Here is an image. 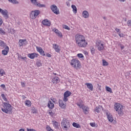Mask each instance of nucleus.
<instances>
[{
	"instance_id": "a19ab883",
	"label": "nucleus",
	"mask_w": 131,
	"mask_h": 131,
	"mask_svg": "<svg viewBox=\"0 0 131 131\" xmlns=\"http://www.w3.org/2000/svg\"><path fill=\"white\" fill-rule=\"evenodd\" d=\"M106 90L107 92H109V93H112V90H111V88L108 86H106Z\"/></svg>"
},
{
	"instance_id": "58836bf2",
	"label": "nucleus",
	"mask_w": 131,
	"mask_h": 131,
	"mask_svg": "<svg viewBox=\"0 0 131 131\" xmlns=\"http://www.w3.org/2000/svg\"><path fill=\"white\" fill-rule=\"evenodd\" d=\"M2 111L3 112H4V113H9V110H7L6 108H2Z\"/></svg>"
},
{
	"instance_id": "6ab92c4d",
	"label": "nucleus",
	"mask_w": 131,
	"mask_h": 131,
	"mask_svg": "<svg viewBox=\"0 0 131 131\" xmlns=\"http://www.w3.org/2000/svg\"><path fill=\"white\" fill-rule=\"evenodd\" d=\"M90 108L88 106H83L82 110L84 114H89V110Z\"/></svg>"
},
{
	"instance_id": "e2e57ef3",
	"label": "nucleus",
	"mask_w": 131,
	"mask_h": 131,
	"mask_svg": "<svg viewBox=\"0 0 131 131\" xmlns=\"http://www.w3.org/2000/svg\"><path fill=\"white\" fill-rule=\"evenodd\" d=\"M67 6L68 7H69V6H70V4L69 3V2H68V3L67 2Z\"/></svg>"
},
{
	"instance_id": "473e14b6",
	"label": "nucleus",
	"mask_w": 131,
	"mask_h": 131,
	"mask_svg": "<svg viewBox=\"0 0 131 131\" xmlns=\"http://www.w3.org/2000/svg\"><path fill=\"white\" fill-rule=\"evenodd\" d=\"M5 75L6 72H5V71L3 70V69H0V75H1V76H4V75Z\"/></svg>"
},
{
	"instance_id": "7ed1b4c3",
	"label": "nucleus",
	"mask_w": 131,
	"mask_h": 131,
	"mask_svg": "<svg viewBox=\"0 0 131 131\" xmlns=\"http://www.w3.org/2000/svg\"><path fill=\"white\" fill-rule=\"evenodd\" d=\"M70 64L72 67H74V68H79V67L80 66V62H79L78 59H73L71 61Z\"/></svg>"
},
{
	"instance_id": "412c9836",
	"label": "nucleus",
	"mask_w": 131,
	"mask_h": 131,
	"mask_svg": "<svg viewBox=\"0 0 131 131\" xmlns=\"http://www.w3.org/2000/svg\"><path fill=\"white\" fill-rule=\"evenodd\" d=\"M0 47L2 49H5L6 47H8V46H7V44L5 43L4 41L0 40Z\"/></svg>"
},
{
	"instance_id": "72a5a7b5",
	"label": "nucleus",
	"mask_w": 131,
	"mask_h": 131,
	"mask_svg": "<svg viewBox=\"0 0 131 131\" xmlns=\"http://www.w3.org/2000/svg\"><path fill=\"white\" fill-rule=\"evenodd\" d=\"M0 34L1 35H6V32L2 28H0Z\"/></svg>"
},
{
	"instance_id": "6e6552de",
	"label": "nucleus",
	"mask_w": 131,
	"mask_h": 131,
	"mask_svg": "<svg viewBox=\"0 0 131 131\" xmlns=\"http://www.w3.org/2000/svg\"><path fill=\"white\" fill-rule=\"evenodd\" d=\"M0 13L4 16L5 19H8L9 18V14H8V10H3L2 8H0Z\"/></svg>"
},
{
	"instance_id": "dca6fc26",
	"label": "nucleus",
	"mask_w": 131,
	"mask_h": 131,
	"mask_svg": "<svg viewBox=\"0 0 131 131\" xmlns=\"http://www.w3.org/2000/svg\"><path fill=\"white\" fill-rule=\"evenodd\" d=\"M85 85H86L87 88L89 89V90H90V91H93V90H94L93 84L91 83H86Z\"/></svg>"
},
{
	"instance_id": "39448f33",
	"label": "nucleus",
	"mask_w": 131,
	"mask_h": 131,
	"mask_svg": "<svg viewBox=\"0 0 131 131\" xmlns=\"http://www.w3.org/2000/svg\"><path fill=\"white\" fill-rule=\"evenodd\" d=\"M61 125L63 126V128H65L66 130H68L70 127V122L67 119H63L61 121Z\"/></svg>"
},
{
	"instance_id": "f8f14e48",
	"label": "nucleus",
	"mask_w": 131,
	"mask_h": 131,
	"mask_svg": "<svg viewBox=\"0 0 131 131\" xmlns=\"http://www.w3.org/2000/svg\"><path fill=\"white\" fill-rule=\"evenodd\" d=\"M5 49L2 50V55L4 56H7L9 53V51H10V48L8 46H7L4 48Z\"/></svg>"
},
{
	"instance_id": "20e7f679",
	"label": "nucleus",
	"mask_w": 131,
	"mask_h": 131,
	"mask_svg": "<svg viewBox=\"0 0 131 131\" xmlns=\"http://www.w3.org/2000/svg\"><path fill=\"white\" fill-rule=\"evenodd\" d=\"M39 14H40V11L39 10H35L34 11H32L30 14V18L32 19V20H34L35 19H36V17H37Z\"/></svg>"
},
{
	"instance_id": "680f3d73",
	"label": "nucleus",
	"mask_w": 131,
	"mask_h": 131,
	"mask_svg": "<svg viewBox=\"0 0 131 131\" xmlns=\"http://www.w3.org/2000/svg\"><path fill=\"white\" fill-rule=\"evenodd\" d=\"M119 2H121V3H124V2L125 1V0H119Z\"/></svg>"
},
{
	"instance_id": "e433bc0d",
	"label": "nucleus",
	"mask_w": 131,
	"mask_h": 131,
	"mask_svg": "<svg viewBox=\"0 0 131 131\" xmlns=\"http://www.w3.org/2000/svg\"><path fill=\"white\" fill-rule=\"evenodd\" d=\"M102 62H103V66H108V62H107L106 60H102Z\"/></svg>"
},
{
	"instance_id": "bb28decb",
	"label": "nucleus",
	"mask_w": 131,
	"mask_h": 131,
	"mask_svg": "<svg viewBox=\"0 0 131 131\" xmlns=\"http://www.w3.org/2000/svg\"><path fill=\"white\" fill-rule=\"evenodd\" d=\"M26 106L27 107H31V101L30 100H27L25 102Z\"/></svg>"
},
{
	"instance_id": "c03bdc74",
	"label": "nucleus",
	"mask_w": 131,
	"mask_h": 131,
	"mask_svg": "<svg viewBox=\"0 0 131 131\" xmlns=\"http://www.w3.org/2000/svg\"><path fill=\"white\" fill-rule=\"evenodd\" d=\"M91 53H92V55H94V54H95V48H94L93 47L91 48Z\"/></svg>"
},
{
	"instance_id": "de8ad7c7",
	"label": "nucleus",
	"mask_w": 131,
	"mask_h": 131,
	"mask_svg": "<svg viewBox=\"0 0 131 131\" xmlns=\"http://www.w3.org/2000/svg\"><path fill=\"white\" fill-rule=\"evenodd\" d=\"M63 28H64V29H67V30H70V28H69V27L66 25H64L63 26Z\"/></svg>"
},
{
	"instance_id": "a18cd8bd",
	"label": "nucleus",
	"mask_w": 131,
	"mask_h": 131,
	"mask_svg": "<svg viewBox=\"0 0 131 131\" xmlns=\"http://www.w3.org/2000/svg\"><path fill=\"white\" fill-rule=\"evenodd\" d=\"M77 105L79 107V108H83V107L81 103H77Z\"/></svg>"
},
{
	"instance_id": "ea45409f",
	"label": "nucleus",
	"mask_w": 131,
	"mask_h": 131,
	"mask_svg": "<svg viewBox=\"0 0 131 131\" xmlns=\"http://www.w3.org/2000/svg\"><path fill=\"white\" fill-rule=\"evenodd\" d=\"M63 101V102H67V101H68V97L66 96V95H64Z\"/></svg>"
},
{
	"instance_id": "4468645a",
	"label": "nucleus",
	"mask_w": 131,
	"mask_h": 131,
	"mask_svg": "<svg viewBox=\"0 0 131 131\" xmlns=\"http://www.w3.org/2000/svg\"><path fill=\"white\" fill-rule=\"evenodd\" d=\"M4 104L5 106V107H6V109H7V110H9V112L12 111V108H11L12 106L11 105V104L7 102H4Z\"/></svg>"
},
{
	"instance_id": "f03ea898",
	"label": "nucleus",
	"mask_w": 131,
	"mask_h": 131,
	"mask_svg": "<svg viewBox=\"0 0 131 131\" xmlns=\"http://www.w3.org/2000/svg\"><path fill=\"white\" fill-rule=\"evenodd\" d=\"M114 109L117 112L119 116H122L124 114L123 110H124V106L120 103H115Z\"/></svg>"
},
{
	"instance_id": "338daca9",
	"label": "nucleus",
	"mask_w": 131,
	"mask_h": 131,
	"mask_svg": "<svg viewBox=\"0 0 131 131\" xmlns=\"http://www.w3.org/2000/svg\"><path fill=\"white\" fill-rule=\"evenodd\" d=\"M53 74H54V75H57V73H53Z\"/></svg>"
},
{
	"instance_id": "603ef678",
	"label": "nucleus",
	"mask_w": 131,
	"mask_h": 131,
	"mask_svg": "<svg viewBox=\"0 0 131 131\" xmlns=\"http://www.w3.org/2000/svg\"><path fill=\"white\" fill-rule=\"evenodd\" d=\"M90 125L92 126V127H94V126L96 125V124L95 123H90Z\"/></svg>"
},
{
	"instance_id": "a878e982",
	"label": "nucleus",
	"mask_w": 131,
	"mask_h": 131,
	"mask_svg": "<svg viewBox=\"0 0 131 131\" xmlns=\"http://www.w3.org/2000/svg\"><path fill=\"white\" fill-rule=\"evenodd\" d=\"M106 115L107 116V119L110 122H112L113 121V117H112V115L108 114V113H106Z\"/></svg>"
},
{
	"instance_id": "09e8293b",
	"label": "nucleus",
	"mask_w": 131,
	"mask_h": 131,
	"mask_svg": "<svg viewBox=\"0 0 131 131\" xmlns=\"http://www.w3.org/2000/svg\"><path fill=\"white\" fill-rule=\"evenodd\" d=\"M115 31H116L117 34H118L119 33H120V29H118V28H116L115 29Z\"/></svg>"
},
{
	"instance_id": "c9c22d12",
	"label": "nucleus",
	"mask_w": 131,
	"mask_h": 131,
	"mask_svg": "<svg viewBox=\"0 0 131 131\" xmlns=\"http://www.w3.org/2000/svg\"><path fill=\"white\" fill-rule=\"evenodd\" d=\"M36 64L37 67H40V66H42L41 61L39 60V61H36Z\"/></svg>"
},
{
	"instance_id": "5701e85b",
	"label": "nucleus",
	"mask_w": 131,
	"mask_h": 131,
	"mask_svg": "<svg viewBox=\"0 0 131 131\" xmlns=\"http://www.w3.org/2000/svg\"><path fill=\"white\" fill-rule=\"evenodd\" d=\"M59 105L62 109H65L66 107V105L63 103V101H62V100L59 101Z\"/></svg>"
},
{
	"instance_id": "bf43d9fd",
	"label": "nucleus",
	"mask_w": 131,
	"mask_h": 131,
	"mask_svg": "<svg viewBox=\"0 0 131 131\" xmlns=\"http://www.w3.org/2000/svg\"><path fill=\"white\" fill-rule=\"evenodd\" d=\"M121 50H123V49H124V46L121 45Z\"/></svg>"
},
{
	"instance_id": "774afa93",
	"label": "nucleus",
	"mask_w": 131,
	"mask_h": 131,
	"mask_svg": "<svg viewBox=\"0 0 131 131\" xmlns=\"http://www.w3.org/2000/svg\"><path fill=\"white\" fill-rule=\"evenodd\" d=\"M51 100H52L54 102V101L53 100V98H51Z\"/></svg>"
},
{
	"instance_id": "f257e3e1",
	"label": "nucleus",
	"mask_w": 131,
	"mask_h": 131,
	"mask_svg": "<svg viewBox=\"0 0 131 131\" xmlns=\"http://www.w3.org/2000/svg\"><path fill=\"white\" fill-rule=\"evenodd\" d=\"M75 40L78 46L80 48H85L88 46V42L85 41L84 36L78 34L75 36Z\"/></svg>"
},
{
	"instance_id": "4c0bfd02",
	"label": "nucleus",
	"mask_w": 131,
	"mask_h": 131,
	"mask_svg": "<svg viewBox=\"0 0 131 131\" xmlns=\"http://www.w3.org/2000/svg\"><path fill=\"white\" fill-rule=\"evenodd\" d=\"M1 96L2 97L3 100L5 101V102H7L8 101V99H7V98H6V96L4 94H2Z\"/></svg>"
},
{
	"instance_id": "37998d69",
	"label": "nucleus",
	"mask_w": 131,
	"mask_h": 131,
	"mask_svg": "<svg viewBox=\"0 0 131 131\" xmlns=\"http://www.w3.org/2000/svg\"><path fill=\"white\" fill-rule=\"evenodd\" d=\"M127 26H128V27H131V19L128 20L127 21Z\"/></svg>"
},
{
	"instance_id": "13d9d810",
	"label": "nucleus",
	"mask_w": 131,
	"mask_h": 131,
	"mask_svg": "<svg viewBox=\"0 0 131 131\" xmlns=\"http://www.w3.org/2000/svg\"><path fill=\"white\" fill-rule=\"evenodd\" d=\"M2 24H3V19H2V18H0V26H2Z\"/></svg>"
},
{
	"instance_id": "f704fd0d",
	"label": "nucleus",
	"mask_w": 131,
	"mask_h": 131,
	"mask_svg": "<svg viewBox=\"0 0 131 131\" xmlns=\"http://www.w3.org/2000/svg\"><path fill=\"white\" fill-rule=\"evenodd\" d=\"M8 1L9 2V3H11V4H19V2H18V1H17L16 0H8Z\"/></svg>"
},
{
	"instance_id": "b1692460",
	"label": "nucleus",
	"mask_w": 131,
	"mask_h": 131,
	"mask_svg": "<svg viewBox=\"0 0 131 131\" xmlns=\"http://www.w3.org/2000/svg\"><path fill=\"white\" fill-rule=\"evenodd\" d=\"M102 108H103V107H102V106L99 105V106H97L95 108V111L97 113H100L101 109Z\"/></svg>"
},
{
	"instance_id": "9d476101",
	"label": "nucleus",
	"mask_w": 131,
	"mask_h": 131,
	"mask_svg": "<svg viewBox=\"0 0 131 131\" xmlns=\"http://www.w3.org/2000/svg\"><path fill=\"white\" fill-rule=\"evenodd\" d=\"M52 46H53V49L55 50L56 53H60V52H61V48H60V46H59V45L56 43H53L52 44Z\"/></svg>"
},
{
	"instance_id": "4be33fe9",
	"label": "nucleus",
	"mask_w": 131,
	"mask_h": 131,
	"mask_svg": "<svg viewBox=\"0 0 131 131\" xmlns=\"http://www.w3.org/2000/svg\"><path fill=\"white\" fill-rule=\"evenodd\" d=\"M54 32L58 35V36L59 37H63V35L62 34V33H61L58 29H55Z\"/></svg>"
},
{
	"instance_id": "864d4df0",
	"label": "nucleus",
	"mask_w": 131,
	"mask_h": 131,
	"mask_svg": "<svg viewBox=\"0 0 131 131\" xmlns=\"http://www.w3.org/2000/svg\"><path fill=\"white\" fill-rule=\"evenodd\" d=\"M27 131H36L34 129H29L28 128H27Z\"/></svg>"
},
{
	"instance_id": "2f4dec72",
	"label": "nucleus",
	"mask_w": 131,
	"mask_h": 131,
	"mask_svg": "<svg viewBox=\"0 0 131 131\" xmlns=\"http://www.w3.org/2000/svg\"><path fill=\"white\" fill-rule=\"evenodd\" d=\"M31 112L33 114H36L37 113V109L35 108V107H33L31 109Z\"/></svg>"
},
{
	"instance_id": "1a4fd4ad",
	"label": "nucleus",
	"mask_w": 131,
	"mask_h": 131,
	"mask_svg": "<svg viewBox=\"0 0 131 131\" xmlns=\"http://www.w3.org/2000/svg\"><path fill=\"white\" fill-rule=\"evenodd\" d=\"M96 47L98 51H102L104 50V45H103L101 41L96 42Z\"/></svg>"
},
{
	"instance_id": "f3484780",
	"label": "nucleus",
	"mask_w": 131,
	"mask_h": 131,
	"mask_svg": "<svg viewBox=\"0 0 131 131\" xmlns=\"http://www.w3.org/2000/svg\"><path fill=\"white\" fill-rule=\"evenodd\" d=\"M42 24H43V25H45L46 26H51V23L48 19H44L42 21Z\"/></svg>"
},
{
	"instance_id": "aec40b11",
	"label": "nucleus",
	"mask_w": 131,
	"mask_h": 131,
	"mask_svg": "<svg viewBox=\"0 0 131 131\" xmlns=\"http://www.w3.org/2000/svg\"><path fill=\"white\" fill-rule=\"evenodd\" d=\"M82 16L84 18L86 19V18H89V17L90 16V14L89 13V12H88L87 11H84L82 12Z\"/></svg>"
},
{
	"instance_id": "49530a36",
	"label": "nucleus",
	"mask_w": 131,
	"mask_h": 131,
	"mask_svg": "<svg viewBox=\"0 0 131 131\" xmlns=\"http://www.w3.org/2000/svg\"><path fill=\"white\" fill-rule=\"evenodd\" d=\"M77 56L79 58H83V55L81 53L78 54Z\"/></svg>"
},
{
	"instance_id": "8fccbe9b",
	"label": "nucleus",
	"mask_w": 131,
	"mask_h": 131,
	"mask_svg": "<svg viewBox=\"0 0 131 131\" xmlns=\"http://www.w3.org/2000/svg\"><path fill=\"white\" fill-rule=\"evenodd\" d=\"M1 88H2V89H3V90H5L6 88V85H5L4 84H2L1 85Z\"/></svg>"
},
{
	"instance_id": "c85d7f7f",
	"label": "nucleus",
	"mask_w": 131,
	"mask_h": 131,
	"mask_svg": "<svg viewBox=\"0 0 131 131\" xmlns=\"http://www.w3.org/2000/svg\"><path fill=\"white\" fill-rule=\"evenodd\" d=\"M71 7L72 9H73V13L76 14V13H77V8H76V6H75V5H72Z\"/></svg>"
},
{
	"instance_id": "7c9ffc66",
	"label": "nucleus",
	"mask_w": 131,
	"mask_h": 131,
	"mask_svg": "<svg viewBox=\"0 0 131 131\" xmlns=\"http://www.w3.org/2000/svg\"><path fill=\"white\" fill-rule=\"evenodd\" d=\"M73 126H74V127H76V128H80V125L75 122L73 123Z\"/></svg>"
},
{
	"instance_id": "c756f323",
	"label": "nucleus",
	"mask_w": 131,
	"mask_h": 131,
	"mask_svg": "<svg viewBox=\"0 0 131 131\" xmlns=\"http://www.w3.org/2000/svg\"><path fill=\"white\" fill-rule=\"evenodd\" d=\"M72 93L70 92L69 91H67L66 92L64 93V96H66V97H70Z\"/></svg>"
},
{
	"instance_id": "0e129e2a",
	"label": "nucleus",
	"mask_w": 131,
	"mask_h": 131,
	"mask_svg": "<svg viewBox=\"0 0 131 131\" xmlns=\"http://www.w3.org/2000/svg\"><path fill=\"white\" fill-rule=\"evenodd\" d=\"M19 131H25V130H24V129H20Z\"/></svg>"
},
{
	"instance_id": "a211bd4d",
	"label": "nucleus",
	"mask_w": 131,
	"mask_h": 131,
	"mask_svg": "<svg viewBox=\"0 0 131 131\" xmlns=\"http://www.w3.org/2000/svg\"><path fill=\"white\" fill-rule=\"evenodd\" d=\"M54 103H53L52 102V101H51V100H49L48 103V108H49V109H53L54 107Z\"/></svg>"
},
{
	"instance_id": "393cba45",
	"label": "nucleus",
	"mask_w": 131,
	"mask_h": 131,
	"mask_svg": "<svg viewBox=\"0 0 131 131\" xmlns=\"http://www.w3.org/2000/svg\"><path fill=\"white\" fill-rule=\"evenodd\" d=\"M53 126L55 128H59V123L56 121H52Z\"/></svg>"
},
{
	"instance_id": "052dcab7",
	"label": "nucleus",
	"mask_w": 131,
	"mask_h": 131,
	"mask_svg": "<svg viewBox=\"0 0 131 131\" xmlns=\"http://www.w3.org/2000/svg\"><path fill=\"white\" fill-rule=\"evenodd\" d=\"M50 128H51V127H47L46 128V129H47V130L50 131Z\"/></svg>"
},
{
	"instance_id": "0eeeda50",
	"label": "nucleus",
	"mask_w": 131,
	"mask_h": 131,
	"mask_svg": "<svg viewBox=\"0 0 131 131\" xmlns=\"http://www.w3.org/2000/svg\"><path fill=\"white\" fill-rule=\"evenodd\" d=\"M50 9L51 11H52L53 13L56 15H59V14H60V11H59V9H58V7H57L56 5H51L50 6Z\"/></svg>"
},
{
	"instance_id": "ddd939ff",
	"label": "nucleus",
	"mask_w": 131,
	"mask_h": 131,
	"mask_svg": "<svg viewBox=\"0 0 131 131\" xmlns=\"http://www.w3.org/2000/svg\"><path fill=\"white\" fill-rule=\"evenodd\" d=\"M36 50L40 54V55H41L42 56H46V54H45V51H43V50H42V48H41V47H36Z\"/></svg>"
},
{
	"instance_id": "423d86ee",
	"label": "nucleus",
	"mask_w": 131,
	"mask_h": 131,
	"mask_svg": "<svg viewBox=\"0 0 131 131\" xmlns=\"http://www.w3.org/2000/svg\"><path fill=\"white\" fill-rule=\"evenodd\" d=\"M31 3L35 7H37L38 8H46V5L41 4L40 3L37 2V0H30Z\"/></svg>"
},
{
	"instance_id": "4d7b16f0",
	"label": "nucleus",
	"mask_w": 131,
	"mask_h": 131,
	"mask_svg": "<svg viewBox=\"0 0 131 131\" xmlns=\"http://www.w3.org/2000/svg\"><path fill=\"white\" fill-rule=\"evenodd\" d=\"M21 84L23 88H25V83L21 82Z\"/></svg>"
},
{
	"instance_id": "9b49d317",
	"label": "nucleus",
	"mask_w": 131,
	"mask_h": 131,
	"mask_svg": "<svg viewBox=\"0 0 131 131\" xmlns=\"http://www.w3.org/2000/svg\"><path fill=\"white\" fill-rule=\"evenodd\" d=\"M39 55L38 54L36 53H31V54H29L28 56L29 57V58H30V59H34V58H37V57H38Z\"/></svg>"
},
{
	"instance_id": "2eb2a0df",
	"label": "nucleus",
	"mask_w": 131,
	"mask_h": 131,
	"mask_svg": "<svg viewBox=\"0 0 131 131\" xmlns=\"http://www.w3.org/2000/svg\"><path fill=\"white\" fill-rule=\"evenodd\" d=\"M59 79H60L59 78V77H54L52 79V82H53V83H54V84H56V83H58V82H59V81H60Z\"/></svg>"
},
{
	"instance_id": "3c124183",
	"label": "nucleus",
	"mask_w": 131,
	"mask_h": 131,
	"mask_svg": "<svg viewBox=\"0 0 131 131\" xmlns=\"http://www.w3.org/2000/svg\"><path fill=\"white\" fill-rule=\"evenodd\" d=\"M19 58L20 59H21V60H23V61L26 60V59H27V58H26V57H23L21 56H19Z\"/></svg>"
},
{
	"instance_id": "6e6d98bb",
	"label": "nucleus",
	"mask_w": 131,
	"mask_h": 131,
	"mask_svg": "<svg viewBox=\"0 0 131 131\" xmlns=\"http://www.w3.org/2000/svg\"><path fill=\"white\" fill-rule=\"evenodd\" d=\"M46 56H47V57H49V58H51V57H52V55L49 53H47L46 54Z\"/></svg>"
},
{
	"instance_id": "79ce46f5",
	"label": "nucleus",
	"mask_w": 131,
	"mask_h": 131,
	"mask_svg": "<svg viewBox=\"0 0 131 131\" xmlns=\"http://www.w3.org/2000/svg\"><path fill=\"white\" fill-rule=\"evenodd\" d=\"M118 34L119 36H120V37H124V36H125L124 34H123V33H121V32L119 33Z\"/></svg>"
},
{
	"instance_id": "5fc2aeb1",
	"label": "nucleus",
	"mask_w": 131,
	"mask_h": 131,
	"mask_svg": "<svg viewBox=\"0 0 131 131\" xmlns=\"http://www.w3.org/2000/svg\"><path fill=\"white\" fill-rule=\"evenodd\" d=\"M49 114L51 115V116H54V113L52 111L49 112Z\"/></svg>"
},
{
	"instance_id": "cd10ccee",
	"label": "nucleus",
	"mask_w": 131,
	"mask_h": 131,
	"mask_svg": "<svg viewBox=\"0 0 131 131\" xmlns=\"http://www.w3.org/2000/svg\"><path fill=\"white\" fill-rule=\"evenodd\" d=\"M26 41V39H20L19 40V45L20 47H22V46L24 45V42Z\"/></svg>"
},
{
	"instance_id": "69168bd1",
	"label": "nucleus",
	"mask_w": 131,
	"mask_h": 131,
	"mask_svg": "<svg viewBox=\"0 0 131 131\" xmlns=\"http://www.w3.org/2000/svg\"><path fill=\"white\" fill-rule=\"evenodd\" d=\"M102 18H103V19H104V20H106V17L103 16Z\"/></svg>"
}]
</instances>
